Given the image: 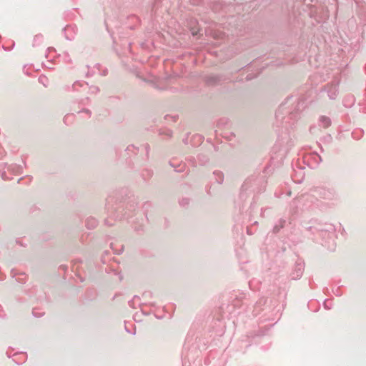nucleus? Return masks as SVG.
I'll list each match as a JSON object with an SVG mask.
<instances>
[{"instance_id":"1","label":"nucleus","mask_w":366,"mask_h":366,"mask_svg":"<svg viewBox=\"0 0 366 366\" xmlns=\"http://www.w3.org/2000/svg\"><path fill=\"white\" fill-rule=\"evenodd\" d=\"M320 121L324 128H327L330 125V119L327 117H321Z\"/></svg>"}]
</instances>
